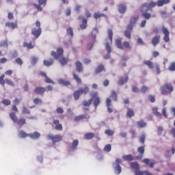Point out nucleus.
Returning a JSON list of instances; mask_svg holds the SVG:
<instances>
[{
	"instance_id": "nucleus-38",
	"label": "nucleus",
	"mask_w": 175,
	"mask_h": 175,
	"mask_svg": "<svg viewBox=\"0 0 175 175\" xmlns=\"http://www.w3.org/2000/svg\"><path fill=\"white\" fill-rule=\"evenodd\" d=\"M80 95H81L80 92H79V90H76L75 92H74V94H73L74 99L75 100H79V98H80Z\"/></svg>"
},
{
	"instance_id": "nucleus-39",
	"label": "nucleus",
	"mask_w": 175,
	"mask_h": 175,
	"mask_svg": "<svg viewBox=\"0 0 175 175\" xmlns=\"http://www.w3.org/2000/svg\"><path fill=\"white\" fill-rule=\"evenodd\" d=\"M10 117L14 122H17V120H18L17 116H16L15 113L12 112L11 113H10Z\"/></svg>"
},
{
	"instance_id": "nucleus-58",
	"label": "nucleus",
	"mask_w": 175,
	"mask_h": 175,
	"mask_svg": "<svg viewBox=\"0 0 175 175\" xmlns=\"http://www.w3.org/2000/svg\"><path fill=\"white\" fill-rule=\"evenodd\" d=\"M124 36H126V38H128V39H131V38H132V35L128 30L124 31Z\"/></svg>"
},
{
	"instance_id": "nucleus-36",
	"label": "nucleus",
	"mask_w": 175,
	"mask_h": 175,
	"mask_svg": "<svg viewBox=\"0 0 175 175\" xmlns=\"http://www.w3.org/2000/svg\"><path fill=\"white\" fill-rule=\"evenodd\" d=\"M92 101H93L92 98H90L88 100H83L82 103V105L85 107L91 106Z\"/></svg>"
},
{
	"instance_id": "nucleus-29",
	"label": "nucleus",
	"mask_w": 175,
	"mask_h": 175,
	"mask_svg": "<svg viewBox=\"0 0 175 175\" xmlns=\"http://www.w3.org/2000/svg\"><path fill=\"white\" fill-rule=\"evenodd\" d=\"M16 122L19 126H23V125H25V124H27V120L24 118H21L18 120Z\"/></svg>"
},
{
	"instance_id": "nucleus-34",
	"label": "nucleus",
	"mask_w": 175,
	"mask_h": 175,
	"mask_svg": "<svg viewBox=\"0 0 175 175\" xmlns=\"http://www.w3.org/2000/svg\"><path fill=\"white\" fill-rule=\"evenodd\" d=\"M110 98L113 99L115 102H117V92L115 90H112L111 92V96Z\"/></svg>"
},
{
	"instance_id": "nucleus-54",
	"label": "nucleus",
	"mask_w": 175,
	"mask_h": 175,
	"mask_svg": "<svg viewBox=\"0 0 175 175\" xmlns=\"http://www.w3.org/2000/svg\"><path fill=\"white\" fill-rule=\"evenodd\" d=\"M147 91H148V88L146 85H143L141 88V92H142V94H146V92H147Z\"/></svg>"
},
{
	"instance_id": "nucleus-37",
	"label": "nucleus",
	"mask_w": 175,
	"mask_h": 175,
	"mask_svg": "<svg viewBox=\"0 0 175 175\" xmlns=\"http://www.w3.org/2000/svg\"><path fill=\"white\" fill-rule=\"evenodd\" d=\"M23 47H26L28 50H31V49H33V45H32V42L27 43L24 42L23 43Z\"/></svg>"
},
{
	"instance_id": "nucleus-30",
	"label": "nucleus",
	"mask_w": 175,
	"mask_h": 175,
	"mask_svg": "<svg viewBox=\"0 0 175 175\" xmlns=\"http://www.w3.org/2000/svg\"><path fill=\"white\" fill-rule=\"evenodd\" d=\"M59 64L62 66H65V65H66V64H68V58L65 57H62L59 59Z\"/></svg>"
},
{
	"instance_id": "nucleus-19",
	"label": "nucleus",
	"mask_w": 175,
	"mask_h": 175,
	"mask_svg": "<svg viewBox=\"0 0 175 175\" xmlns=\"http://www.w3.org/2000/svg\"><path fill=\"white\" fill-rule=\"evenodd\" d=\"M79 94H84V95H87L90 92V88L88 86H85L84 88H81L79 90Z\"/></svg>"
},
{
	"instance_id": "nucleus-10",
	"label": "nucleus",
	"mask_w": 175,
	"mask_h": 175,
	"mask_svg": "<svg viewBox=\"0 0 175 175\" xmlns=\"http://www.w3.org/2000/svg\"><path fill=\"white\" fill-rule=\"evenodd\" d=\"M119 81L118 82V84L119 85H124V84H126V83H128V80H129V77L127 75H125L124 77L121 76L119 77Z\"/></svg>"
},
{
	"instance_id": "nucleus-28",
	"label": "nucleus",
	"mask_w": 175,
	"mask_h": 175,
	"mask_svg": "<svg viewBox=\"0 0 175 175\" xmlns=\"http://www.w3.org/2000/svg\"><path fill=\"white\" fill-rule=\"evenodd\" d=\"M88 21L85 18H83L82 19V24L80 25V28L81 29H85V28H87L88 27Z\"/></svg>"
},
{
	"instance_id": "nucleus-60",
	"label": "nucleus",
	"mask_w": 175,
	"mask_h": 175,
	"mask_svg": "<svg viewBox=\"0 0 175 175\" xmlns=\"http://www.w3.org/2000/svg\"><path fill=\"white\" fill-rule=\"evenodd\" d=\"M67 33L68 35H70L71 36H73V29H72V27H68L67 29Z\"/></svg>"
},
{
	"instance_id": "nucleus-33",
	"label": "nucleus",
	"mask_w": 175,
	"mask_h": 175,
	"mask_svg": "<svg viewBox=\"0 0 175 175\" xmlns=\"http://www.w3.org/2000/svg\"><path fill=\"white\" fill-rule=\"evenodd\" d=\"M100 103V98L96 97L94 98V103H93V105H94L95 109H96V107H98V106H99Z\"/></svg>"
},
{
	"instance_id": "nucleus-27",
	"label": "nucleus",
	"mask_w": 175,
	"mask_h": 175,
	"mask_svg": "<svg viewBox=\"0 0 175 175\" xmlns=\"http://www.w3.org/2000/svg\"><path fill=\"white\" fill-rule=\"evenodd\" d=\"M43 64L45 66H51L54 64V59H50L49 60L45 59L43 61Z\"/></svg>"
},
{
	"instance_id": "nucleus-21",
	"label": "nucleus",
	"mask_w": 175,
	"mask_h": 175,
	"mask_svg": "<svg viewBox=\"0 0 175 175\" xmlns=\"http://www.w3.org/2000/svg\"><path fill=\"white\" fill-rule=\"evenodd\" d=\"M5 27L11 28V29H15V28H17V23L7 22L5 23Z\"/></svg>"
},
{
	"instance_id": "nucleus-17",
	"label": "nucleus",
	"mask_w": 175,
	"mask_h": 175,
	"mask_svg": "<svg viewBox=\"0 0 175 175\" xmlns=\"http://www.w3.org/2000/svg\"><path fill=\"white\" fill-rule=\"evenodd\" d=\"M143 162L145 163L146 165H148L149 167L152 168L154 167V165H155V161L152 160L150 163V159H144L143 160Z\"/></svg>"
},
{
	"instance_id": "nucleus-2",
	"label": "nucleus",
	"mask_w": 175,
	"mask_h": 175,
	"mask_svg": "<svg viewBox=\"0 0 175 175\" xmlns=\"http://www.w3.org/2000/svg\"><path fill=\"white\" fill-rule=\"evenodd\" d=\"M149 10L150 8H148V3L142 4L140 7V11L142 13V16L144 17L146 20H150V18H151V14L147 13Z\"/></svg>"
},
{
	"instance_id": "nucleus-62",
	"label": "nucleus",
	"mask_w": 175,
	"mask_h": 175,
	"mask_svg": "<svg viewBox=\"0 0 175 175\" xmlns=\"http://www.w3.org/2000/svg\"><path fill=\"white\" fill-rule=\"evenodd\" d=\"M38 3L40 5H43V6H46L47 3V0H38Z\"/></svg>"
},
{
	"instance_id": "nucleus-13",
	"label": "nucleus",
	"mask_w": 175,
	"mask_h": 175,
	"mask_svg": "<svg viewBox=\"0 0 175 175\" xmlns=\"http://www.w3.org/2000/svg\"><path fill=\"white\" fill-rule=\"evenodd\" d=\"M161 42V36H155L152 38V44L154 47H157V44H159Z\"/></svg>"
},
{
	"instance_id": "nucleus-44",
	"label": "nucleus",
	"mask_w": 175,
	"mask_h": 175,
	"mask_svg": "<svg viewBox=\"0 0 175 175\" xmlns=\"http://www.w3.org/2000/svg\"><path fill=\"white\" fill-rule=\"evenodd\" d=\"M59 84H62L63 85H70V82H69V81H66L64 79H60L59 80Z\"/></svg>"
},
{
	"instance_id": "nucleus-18",
	"label": "nucleus",
	"mask_w": 175,
	"mask_h": 175,
	"mask_svg": "<svg viewBox=\"0 0 175 175\" xmlns=\"http://www.w3.org/2000/svg\"><path fill=\"white\" fill-rule=\"evenodd\" d=\"M53 124L55 126L56 131H62V124H59V120H53Z\"/></svg>"
},
{
	"instance_id": "nucleus-55",
	"label": "nucleus",
	"mask_w": 175,
	"mask_h": 175,
	"mask_svg": "<svg viewBox=\"0 0 175 175\" xmlns=\"http://www.w3.org/2000/svg\"><path fill=\"white\" fill-rule=\"evenodd\" d=\"M33 103L35 105H40V103H42V99L39 98H36L33 99Z\"/></svg>"
},
{
	"instance_id": "nucleus-25",
	"label": "nucleus",
	"mask_w": 175,
	"mask_h": 175,
	"mask_svg": "<svg viewBox=\"0 0 175 175\" xmlns=\"http://www.w3.org/2000/svg\"><path fill=\"white\" fill-rule=\"evenodd\" d=\"M29 137H31V139H39L40 137V133L36 131L33 133L29 134Z\"/></svg>"
},
{
	"instance_id": "nucleus-32",
	"label": "nucleus",
	"mask_w": 175,
	"mask_h": 175,
	"mask_svg": "<svg viewBox=\"0 0 175 175\" xmlns=\"http://www.w3.org/2000/svg\"><path fill=\"white\" fill-rule=\"evenodd\" d=\"M122 159H124V161H133V156H132V154H124L122 156Z\"/></svg>"
},
{
	"instance_id": "nucleus-4",
	"label": "nucleus",
	"mask_w": 175,
	"mask_h": 175,
	"mask_svg": "<svg viewBox=\"0 0 175 175\" xmlns=\"http://www.w3.org/2000/svg\"><path fill=\"white\" fill-rule=\"evenodd\" d=\"M167 3H170V0H158L157 2L150 1V3H148V7L150 10L155 8V6L161 8V6H163V5H167Z\"/></svg>"
},
{
	"instance_id": "nucleus-45",
	"label": "nucleus",
	"mask_w": 175,
	"mask_h": 175,
	"mask_svg": "<svg viewBox=\"0 0 175 175\" xmlns=\"http://www.w3.org/2000/svg\"><path fill=\"white\" fill-rule=\"evenodd\" d=\"M106 106L107 107V110H111L110 106H111V99L110 98H107L106 99Z\"/></svg>"
},
{
	"instance_id": "nucleus-8",
	"label": "nucleus",
	"mask_w": 175,
	"mask_h": 175,
	"mask_svg": "<svg viewBox=\"0 0 175 175\" xmlns=\"http://www.w3.org/2000/svg\"><path fill=\"white\" fill-rule=\"evenodd\" d=\"M162 32L164 35L163 40L165 43H168V42H170V32H169V29L167 28L163 27H162Z\"/></svg>"
},
{
	"instance_id": "nucleus-56",
	"label": "nucleus",
	"mask_w": 175,
	"mask_h": 175,
	"mask_svg": "<svg viewBox=\"0 0 175 175\" xmlns=\"http://www.w3.org/2000/svg\"><path fill=\"white\" fill-rule=\"evenodd\" d=\"M105 133H106V135H108V136H113V135H114V131L113 130H106L105 131Z\"/></svg>"
},
{
	"instance_id": "nucleus-52",
	"label": "nucleus",
	"mask_w": 175,
	"mask_h": 175,
	"mask_svg": "<svg viewBox=\"0 0 175 175\" xmlns=\"http://www.w3.org/2000/svg\"><path fill=\"white\" fill-rule=\"evenodd\" d=\"M1 103H3V105H5V106H9V105H10L12 102L9 99H3Z\"/></svg>"
},
{
	"instance_id": "nucleus-7",
	"label": "nucleus",
	"mask_w": 175,
	"mask_h": 175,
	"mask_svg": "<svg viewBox=\"0 0 175 175\" xmlns=\"http://www.w3.org/2000/svg\"><path fill=\"white\" fill-rule=\"evenodd\" d=\"M51 54L55 59H58V58L64 55V49L62 48H58L57 49V53L55 51H52Z\"/></svg>"
},
{
	"instance_id": "nucleus-22",
	"label": "nucleus",
	"mask_w": 175,
	"mask_h": 175,
	"mask_svg": "<svg viewBox=\"0 0 175 175\" xmlns=\"http://www.w3.org/2000/svg\"><path fill=\"white\" fill-rule=\"evenodd\" d=\"M116 45L118 49H120V50H124V45L122 44V42L121 41V39H116Z\"/></svg>"
},
{
	"instance_id": "nucleus-26",
	"label": "nucleus",
	"mask_w": 175,
	"mask_h": 175,
	"mask_svg": "<svg viewBox=\"0 0 175 175\" xmlns=\"http://www.w3.org/2000/svg\"><path fill=\"white\" fill-rule=\"evenodd\" d=\"M93 137H95V134H94V133H88L84 135V139L86 140H91Z\"/></svg>"
},
{
	"instance_id": "nucleus-15",
	"label": "nucleus",
	"mask_w": 175,
	"mask_h": 175,
	"mask_svg": "<svg viewBox=\"0 0 175 175\" xmlns=\"http://www.w3.org/2000/svg\"><path fill=\"white\" fill-rule=\"evenodd\" d=\"M118 12L121 14H124L126 12V5L120 3L118 5Z\"/></svg>"
},
{
	"instance_id": "nucleus-43",
	"label": "nucleus",
	"mask_w": 175,
	"mask_h": 175,
	"mask_svg": "<svg viewBox=\"0 0 175 175\" xmlns=\"http://www.w3.org/2000/svg\"><path fill=\"white\" fill-rule=\"evenodd\" d=\"M33 6H34V8H36V9L38 10V12H43V8L42 7V5L33 3Z\"/></svg>"
},
{
	"instance_id": "nucleus-48",
	"label": "nucleus",
	"mask_w": 175,
	"mask_h": 175,
	"mask_svg": "<svg viewBox=\"0 0 175 175\" xmlns=\"http://www.w3.org/2000/svg\"><path fill=\"white\" fill-rule=\"evenodd\" d=\"M104 151L105 152H110L111 151V144H107L104 148Z\"/></svg>"
},
{
	"instance_id": "nucleus-49",
	"label": "nucleus",
	"mask_w": 175,
	"mask_h": 175,
	"mask_svg": "<svg viewBox=\"0 0 175 175\" xmlns=\"http://www.w3.org/2000/svg\"><path fill=\"white\" fill-rule=\"evenodd\" d=\"M169 70H170V72H175V62H172L170 64V66L168 68Z\"/></svg>"
},
{
	"instance_id": "nucleus-61",
	"label": "nucleus",
	"mask_w": 175,
	"mask_h": 175,
	"mask_svg": "<svg viewBox=\"0 0 175 175\" xmlns=\"http://www.w3.org/2000/svg\"><path fill=\"white\" fill-rule=\"evenodd\" d=\"M127 116L131 118V117H133V116H135V112L132 110H129L127 111Z\"/></svg>"
},
{
	"instance_id": "nucleus-14",
	"label": "nucleus",
	"mask_w": 175,
	"mask_h": 175,
	"mask_svg": "<svg viewBox=\"0 0 175 175\" xmlns=\"http://www.w3.org/2000/svg\"><path fill=\"white\" fill-rule=\"evenodd\" d=\"M75 66H76V70L78 72V73H81L83 72V64L80 62L79 61H77L75 62Z\"/></svg>"
},
{
	"instance_id": "nucleus-57",
	"label": "nucleus",
	"mask_w": 175,
	"mask_h": 175,
	"mask_svg": "<svg viewBox=\"0 0 175 175\" xmlns=\"http://www.w3.org/2000/svg\"><path fill=\"white\" fill-rule=\"evenodd\" d=\"M5 83L8 85H12V87L14 86V83H13L12 81L9 79H5Z\"/></svg>"
},
{
	"instance_id": "nucleus-6",
	"label": "nucleus",
	"mask_w": 175,
	"mask_h": 175,
	"mask_svg": "<svg viewBox=\"0 0 175 175\" xmlns=\"http://www.w3.org/2000/svg\"><path fill=\"white\" fill-rule=\"evenodd\" d=\"M137 20H139V16H132L130 19V23L127 25V29L129 31H133V27L136 25V23H137Z\"/></svg>"
},
{
	"instance_id": "nucleus-53",
	"label": "nucleus",
	"mask_w": 175,
	"mask_h": 175,
	"mask_svg": "<svg viewBox=\"0 0 175 175\" xmlns=\"http://www.w3.org/2000/svg\"><path fill=\"white\" fill-rule=\"evenodd\" d=\"M45 83H47L48 84H55V83L49 78V77H45Z\"/></svg>"
},
{
	"instance_id": "nucleus-47",
	"label": "nucleus",
	"mask_w": 175,
	"mask_h": 175,
	"mask_svg": "<svg viewBox=\"0 0 175 175\" xmlns=\"http://www.w3.org/2000/svg\"><path fill=\"white\" fill-rule=\"evenodd\" d=\"M131 166L132 169H135L136 170H139V163L137 162H133L131 163Z\"/></svg>"
},
{
	"instance_id": "nucleus-3",
	"label": "nucleus",
	"mask_w": 175,
	"mask_h": 175,
	"mask_svg": "<svg viewBox=\"0 0 175 175\" xmlns=\"http://www.w3.org/2000/svg\"><path fill=\"white\" fill-rule=\"evenodd\" d=\"M160 90L162 95H168V94H172L174 91L172 83H165Z\"/></svg>"
},
{
	"instance_id": "nucleus-9",
	"label": "nucleus",
	"mask_w": 175,
	"mask_h": 175,
	"mask_svg": "<svg viewBox=\"0 0 175 175\" xmlns=\"http://www.w3.org/2000/svg\"><path fill=\"white\" fill-rule=\"evenodd\" d=\"M90 40H91L92 43H89L87 44V49L89 51L92 49V46H94V42H96V34H94L92 33L90 36Z\"/></svg>"
},
{
	"instance_id": "nucleus-40",
	"label": "nucleus",
	"mask_w": 175,
	"mask_h": 175,
	"mask_svg": "<svg viewBox=\"0 0 175 175\" xmlns=\"http://www.w3.org/2000/svg\"><path fill=\"white\" fill-rule=\"evenodd\" d=\"M84 118H85V116L79 115V116H75L74 120L76 122H77L79 121H81V120H84Z\"/></svg>"
},
{
	"instance_id": "nucleus-16",
	"label": "nucleus",
	"mask_w": 175,
	"mask_h": 175,
	"mask_svg": "<svg viewBox=\"0 0 175 175\" xmlns=\"http://www.w3.org/2000/svg\"><path fill=\"white\" fill-rule=\"evenodd\" d=\"M135 175H154V174L147 170L146 171L138 170L135 172Z\"/></svg>"
},
{
	"instance_id": "nucleus-42",
	"label": "nucleus",
	"mask_w": 175,
	"mask_h": 175,
	"mask_svg": "<svg viewBox=\"0 0 175 175\" xmlns=\"http://www.w3.org/2000/svg\"><path fill=\"white\" fill-rule=\"evenodd\" d=\"M5 83H6V81L5 80V75L2 74L0 76V84H1V85H3V87H5Z\"/></svg>"
},
{
	"instance_id": "nucleus-20",
	"label": "nucleus",
	"mask_w": 175,
	"mask_h": 175,
	"mask_svg": "<svg viewBox=\"0 0 175 175\" xmlns=\"http://www.w3.org/2000/svg\"><path fill=\"white\" fill-rule=\"evenodd\" d=\"M144 146H139L137 148V152L139 153L140 157H137V159H142V157H143V154H144Z\"/></svg>"
},
{
	"instance_id": "nucleus-23",
	"label": "nucleus",
	"mask_w": 175,
	"mask_h": 175,
	"mask_svg": "<svg viewBox=\"0 0 175 175\" xmlns=\"http://www.w3.org/2000/svg\"><path fill=\"white\" fill-rule=\"evenodd\" d=\"M103 70H105V66L102 65V64H100L95 69V73H96V75H98L99 73H101V72H103Z\"/></svg>"
},
{
	"instance_id": "nucleus-1",
	"label": "nucleus",
	"mask_w": 175,
	"mask_h": 175,
	"mask_svg": "<svg viewBox=\"0 0 175 175\" xmlns=\"http://www.w3.org/2000/svg\"><path fill=\"white\" fill-rule=\"evenodd\" d=\"M107 34L109 42L107 41L105 44V49L107 51V55L104 56V59H110V53H111V46L110 44H112L113 43V30H111V29H108Z\"/></svg>"
},
{
	"instance_id": "nucleus-35",
	"label": "nucleus",
	"mask_w": 175,
	"mask_h": 175,
	"mask_svg": "<svg viewBox=\"0 0 175 175\" xmlns=\"http://www.w3.org/2000/svg\"><path fill=\"white\" fill-rule=\"evenodd\" d=\"M144 64V65H147V66H148L150 69H154V63H152V62L148 60V61H145Z\"/></svg>"
},
{
	"instance_id": "nucleus-12",
	"label": "nucleus",
	"mask_w": 175,
	"mask_h": 175,
	"mask_svg": "<svg viewBox=\"0 0 175 175\" xmlns=\"http://www.w3.org/2000/svg\"><path fill=\"white\" fill-rule=\"evenodd\" d=\"M35 94H38V95H43L44 92H46V88L42 87H36L34 88Z\"/></svg>"
},
{
	"instance_id": "nucleus-63",
	"label": "nucleus",
	"mask_w": 175,
	"mask_h": 175,
	"mask_svg": "<svg viewBox=\"0 0 175 175\" xmlns=\"http://www.w3.org/2000/svg\"><path fill=\"white\" fill-rule=\"evenodd\" d=\"M15 62L18 64V65H23V60L20 57L16 58Z\"/></svg>"
},
{
	"instance_id": "nucleus-41",
	"label": "nucleus",
	"mask_w": 175,
	"mask_h": 175,
	"mask_svg": "<svg viewBox=\"0 0 175 175\" xmlns=\"http://www.w3.org/2000/svg\"><path fill=\"white\" fill-rule=\"evenodd\" d=\"M77 146H79V140L75 139L72 142V144L71 146L72 150H76V148H77Z\"/></svg>"
},
{
	"instance_id": "nucleus-46",
	"label": "nucleus",
	"mask_w": 175,
	"mask_h": 175,
	"mask_svg": "<svg viewBox=\"0 0 175 175\" xmlns=\"http://www.w3.org/2000/svg\"><path fill=\"white\" fill-rule=\"evenodd\" d=\"M73 77L74 80L76 81L78 84H81V79H80L76 73H73Z\"/></svg>"
},
{
	"instance_id": "nucleus-24",
	"label": "nucleus",
	"mask_w": 175,
	"mask_h": 175,
	"mask_svg": "<svg viewBox=\"0 0 175 175\" xmlns=\"http://www.w3.org/2000/svg\"><path fill=\"white\" fill-rule=\"evenodd\" d=\"M147 123L144 120H139L137 122V128H146Z\"/></svg>"
},
{
	"instance_id": "nucleus-59",
	"label": "nucleus",
	"mask_w": 175,
	"mask_h": 175,
	"mask_svg": "<svg viewBox=\"0 0 175 175\" xmlns=\"http://www.w3.org/2000/svg\"><path fill=\"white\" fill-rule=\"evenodd\" d=\"M31 65H36V62H38V57H33L31 59Z\"/></svg>"
},
{
	"instance_id": "nucleus-64",
	"label": "nucleus",
	"mask_w": 175,
	"mask_h": 175,
	"mask_svg": "<svg viewBox=\"0 0 175 175\" xmlns=\"http://www.w3.org/2000/svg\"><path fill=\"white\" fill-rule=\"evenodd\" d=\"M123 46H124V47H126V49H131V44H129V42H123Z\"/></svg>"
},
{
	"instance_id": "nucleus-31",
	"label": "nucleus",
	"mask_w": 175,
	"mask_h": 175,
	"mask_svg": "<svg viewBox=\"0 0 175 175\" xmlns=\"http://www.w3.org/2000/svg\"><path fill=\"white\" fill-rule=\"evenodd\" d=\"M100 17H107V15L105 14H100V12H96L94 14V18L96 20H98V18H100Z\"/></svg>"
},
{
	"instance_id": "nucleus-11",
	"label": "nucleus",
	"mask_w": 175,
	"mask_h": 175,
	"mask_svg": "<svg viewBox=\"0 0 175 175\" xmlns=\"http://www.w3.org/2000/svg\"><path fill=\"white\" fill-rule=\"evenodd\" d=\"M31 34L36 39H38V38L42 35V28H33L31 29Z\"/></svg>"
},
{
	"instance_id": "nucleus-50",
	"label": "nucleus",
	"mask_w": 175,
	"mask_h": 175,
	"mask_svg": "<svg viewBox=\"0 0 175 175\" xmlns=\"http://www.w3.org/2000/svg\"><path fill=\"white\" fill-rule=\"evenodd\" d=\"M115 171H116V173H117L118 174H120V173H121L122 168H121V165H120V164H117V165H116Z\"/></svg>"
},
{
	"instance_id": "nucleus-5",
	"label": "nucleus",
	"mask_w": 175,
	"mask_h": 175,
	"mask_svg": "<svg viewBox=\"0 0 175 175\" xmlns=\"http://www.w3.org/2000/svg\"><path fill=\"white\" fill-rule=\"evenodd\" d=\"M48 140H52V143L55 144V143H58V142H62L63 137L61 135H53L49 134L47 135Z\"/></svg>"
},
{
	"instance_id": "nucleus-51",
	"label": "nucleus",
	"mask_w": 175,
	"mask_h": 175,
	"mask_svg": "<svg viewBox=\"0 0 175 175\" xmlns=\"http://www.w3.org/2000/svg\"><path fill=\"white\" fill-rule=\"evenodd\" d=\"M19 135L21 137H23V138L28 137V136H29V134H27V133H25L24 131H21L19 132Z\"/></svg>"
}]
</instances>
